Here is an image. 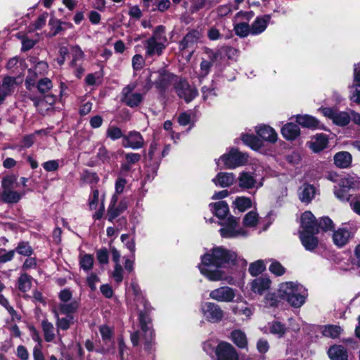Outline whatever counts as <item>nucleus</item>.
Masks as SVG:
<instances>
[{
    "label": "nucleus",
    "mask_w": 360,
    "mask_h": 360,
    "mask_svg": "<svg viewBox=\"0 0 360 360\" xmlns=\"http://www.w3.org/2000/svg\"><path fill=\"white\" fill-rule=\"evenodd\" d=\"M236 257V252L216 247L201 257L198 268L200 273L211 281H227L223 269L234 264Z\"/></svg>",
    "instance_id": "1"
},
{
    "label": "nucleus",
    "mask_w": 360,
    "mask_h": 360,
    "mask_svg": "<svg viewBox=\"0 0 360 360\" xmlns=\"http://www.w3.org/2000/svg\"><path fill=\"white\" fill-rule=\"evenodd\" d=\"M279 296L294 307H300L307 295L306 289L301 285L293 282L282 283L278 289Z\"/></svg>",
    "instance_id": "2"
},
{
    "label": "nucleus",
    "mask_w": 360,
    "mask_h": 360,
    "mask_svg": "<svg viewBox=\"0 0 360 360\" xmlns=\"http://www.w3.org/2000/svg\"><path fill=\"white\" fill-rule=\"evenodd\" d=\"M248 160V156L239 152L237 149L232 148L228 153L223 155L217 161V165L220 167L222 164L224 168L233 169L242 165Z\"/></svg>",
    "instance_id": "3"
},
{
    "label": "nucleus",
    "mask_w": 360,
    "mask_h": 360,
    "mask_svg": "<svg viewBox=\"0 0 360 360\" xmlns=\"http://www.w3.org/2000/svg\"><path fill=\"white\" fill-rule=\"evenodd\" d=\"M136 88V83H129L122 90L121 101L129 107H137L143 101L144 95L140 91H135Z\"/></svg>",
    "instance_id": "4"
},
{
    "label": "nucleus",
    "mask_w": 360,
    "mask_h": 360,
    "mask_svg": "<svg viewBox=\"0 0 360 360\" xmlns=\"http://www.w3.org/2000/svg\"><path fill=\"white\" fill-rule=\"evenodd\" d=\"M319 110L323 116L332 120L333 124L340 127L347 126L352 119L351 111H340L332 108H320Z\"/></svg>",
    "instance_id": "5"
},
{
    "label": "nucleus",
    "mask_w": 360,
    "mask_h": 360,
    "mask_svg": "<svg viewBox=\"0 0 360 360\" xmlns=\"http://www.w3.org/2000/svg\"><path fill=\"white\" fill-rule=\"evenodd\" d=\"M356 231V227L353 224H343L342 227L333 232L332 237L333 243L338 248L345 246L354 237Z\"/></svg>",
    "instance_id": "6"
},
{
    "label": "nucleus",
    "mask_w": 360,
    "mask_h": 360,
    "mask_svg": "<svg viewBox=\"0 0 360 360\" xmlns=\"http://www.w3.org/2000/svg\"><path fill=\"white\" fill-rule=\"evenodd\" d=\"M221 225L223 227L220 229V233L223 238H237L248 235V232L239 226L237 219L233 217H229Z\"/></svg>",
    "instance_id": "7"
},
{
    "label": "nucleus",
    "mask_w": 360,
    "mask_h": 360,
    "mask_svg": "<svg viewBox=\"0 0 360 360\" xmlns=\"http://www.w3.org/2000/svg\"><path fill=\"white\" fill-rule=\"evenodd\" d=\"M200 309L205 319L210 323H219L224 316V312L221 307L213 302L203 303Z\"/></svg>",
    "instance_id": "8"
},
{
    "label": "nucleus",
    "mask_w": 360,
    "mask_h": 360,
    "mask_svg": "<svg viewBox=\"0 0 360 360\" xmlns=\"http://www.w3.org/2000/svg\"><path fill=\"white\" fill-rule=\"evenodd\" d=\"M202 37V34L200 31L198 30H191L179 41V49L181 51H184L186 50L189 51L188 59L191 57L198 43Z\"/></svg>",
    "instance_id": "9"
},
{
    "label": "nucleus",
    "mask_w": 360,
    "mask_h": 360,
    "mask_svg": "<svg viewBox=\"0 0 360 360\" xmlns=\"http://www.w3.org/2000/svg\"><path fill=\"white\" fill-rule=\"evenodd\" d=\"M139 321L141 328L143 333V338L144 340V344L146 349H150L152 345V342L154 339V333L150 327V319L148 316L147 313L141 312L139 314Z\"/></svg>",
    "instance_id": "10"
},
{
    "label": "nucleus",
    "mask_w": 360,
    "mask_h": 360,
    "mask_svg": "<svg viewBox=\"0 0 360 360\" xmlns=\"http://www.w3.org/2000/svg\"><path fill=\"white\" fill-rule=\"evenodd\" d=\"M153 81L155 87L160 91H163L174 82L178 78L173 74L165 70L154 72Z\"/></svg>",
    "instance_id": "11"
},
{
    "label": "nucleus",
    "mask_w": 360,
    "mask_h": 360,
    "mask_svg": "<svg viewBox=\"0 0 360 360\" xmlns=\"http://www.w3.org/2000/svg\"><path fill=\"white\" fill-rule=\"evenodd\" d=\"M174 89L179 98L188 103L191 101L197 95L198 91L195 88H192L185 79H177L174 82Z\"/></svg>",
    "instance_id": "12"
},
{
    "label": "nucleus",
    "mask_w": 360,
    "mask_h": 360,
    "mask_svg": "<svg viewBox=\"0 0 360 360\" xmlns=\"http://www.w3.org/2000/svg\"><path fill=\"white\" fill-rule=\"evenodd\" d=\"M235 296V290L228 286L218 288L210 292L211 299L221 302H231L233 301Z\"/></svg>",
    "instance_id": "13"
},
{
    "label": "nucleus",
    "mask_w": 360,
    "mask_h": 360,
    "mask_svg": "<svg viewBox=\"0 0 360 360\" xmlns=\"http://www.w3.org/2000/svg\"><path fill=\"white\" fill-rule=\"evenodd\" d=\"M218 360H238V356L234 347L229 343L221 342L216 349Z\"/></svg>",
    "instance_id": "14"
},
{
    "label": "nucleus",
    "mask_w": 360,
    "mask_h": 360,
    "mask_svg": "<svg viewBox=\"0 0 360 360\" xmlns=\"http://www.w3.org/2000/svg\"><path fill=\"white\" fill-rule=\"evenodd\" d=\"M122 146L130 148L134 150L141 148L144 145V140L142 135L138 131H130L127 135L123 136Z\"/></svg>",
    "instance_id": "15"
},
{
    "label": "nucleus",
    "mask_w": 360,
    "mask_h": 360,
    "mask_svg": "<svg viewBox=\"0 0 360 360\" xmlns=\"http://www.w3.org/2000/svg\"><path fill=\"white\" fill-rule=\"evenodd\" d=\"M300 232H319L318 222L314 214L309 212H304L301 217Z\"/></svg>",
    "instance_id": "16"
},
{
    "label": "nucleus",
    "mask_w": 360,
    "mask_h": 360,
    "mask_svg": "<svg viewBox=\"0 0 360 360\" xmlns=\"http://www.w3.org/2000/svg\"><path fill=\"white\" fill-rule=\"evenodd\" d=\"M37 110L41 114H45L49 110L56 102V98L52 94H48L42 98H32Z\"/></svg>",
    "instance_id": "17"
},
{
    "label": "nucleus",
    "mask_w": 360,
    "mask_h": 360,
    "mask_svg": "<svg viewBox=\"0 0 360 360\" xmlns=\"http://www.w3.org/2000/svg\"><path fill=\"white\" fill-rule=\"evenodd\" d=\"M117 201V196L116 195H113L108 210V219L110 221H112L117 217H118L127 208V203L124 200L120 201L119 205L115 207Z\"/></svg>",
    "instance_id": "18"
},
{
    "label": "nucleus",
    "mask_w": 360,
    "mask_h": 360,
    "mask_svg": "<svg viewBox=\"0 0 360 360\" xmlns=\"http://www.w3.org/2000/svg\"><path fill=\"white\" fill-rule=\"evenodd\" d=\"M153 75V72H150L149 70L145 71L136 82L132 83H136L137 87L139 86V91L145 95L154 84Z\"/></svg>",
    "instance_id": "19"
},
{
    "label": "nucleus",
    "mask_w": 360,
    "mask_h": 360,
    "mask_svg": "<svg viewBox=\"0 0 360 360\" xmlns=\"http://www.w3.org/2000/svg\"><path fill=\"white\" fill-rule=\"evenodd\" d=\"M143 45L146 57L160 56L167 47L162 43L149 39L144 41Z\"/></svg>",
    "instance_id": "20"
},
{
    "label": "nucleus",
    "mask_w": 360,
    "mask_h": 360,
    "mask_svg": "<svg viewBox=\"0 0 360 360\" xmlns=\"http://www.w3.org/2000/svg\"><path fill=\"white\" fill-rule=\"evenodd\" d=\"M319 232H300V238L302 244L307 250L312 251L318 245V239L314 234Z\"/></svg>",
    "instance_id": "21"
},
{
    "label": "nucleus",
    "mask_w": 360,
    "mask_h": 360,
    "mask_svg": "<svg viewBox=\"0 0 360 360\" xmlns=\"http://www.w3.org/2000/svg\"><path fill=\"white\" fill-rule=\"evenodd\" d=\"M235 179V175L231 172H219L212 179V181L216 186L225 188L231 186L234 183Z\"/></svg>",
    "instance_id": "22"
},
{
    "label": "nucleus",
    "mask_w": 360,
    "mask_h": 360,
    "mask_svg": "<svg viewBox=\"0 0 360 360\" xmlns=\"http://www.w3.org/2000/svg\"><path fill=\"white\" fill-rule=\"evenodd\" d=\"M271 281L266 277H259L254 279L250 283V288L255 293L262 295L270 287Z\"/></svg>",
    "instance_id": "23"
},
{
    "label": "nucleus",
    "mask_w": 360,
    "mask_h": 360,
    "mask_svg": "<svg viewBox=\"0 0 360 360\" xmlns=\"http://www.w3.org/2000/svg\"><path fill=\"white\" fill-rule=\"evenodd\" d=\"M16 86V79L13 77L6 76L4 78L2 84L0 85V93L6 99L8 96L13 92Z\"/></svg>",
    "instance_id": "24"
},
{
    "label": "nucleus",
    "mask_w": 360,
    "mask_h": 360,
    "mask_svg": "<svg viewBox=\"0 0 360 360\" xmlns=\"http://www.w3.org/2000/svg\"><path fill=\"white\" fill-rule=\"evenodd\" d=\"M257 135L262 139L274 143L277 140V134L273 128L266 125L259 126L256 128Z\"/></svg>",
    "instance_id": "25"
},
{
    "label": "nucleus",
    "mask_w": 360,
    "mask_h": 360,
    "mask_svg": "<svg viewBox=\"0 0 360 360\" xmlns=\"http://www.w3.org/2000/svg\"><path fill=\"white\" fill-rule=\"evenodd\" d=\"M328 143V136L323 134H316L309 143V148L315 153L326 148Z\"/></svg>",
    "instance_id": "26"
},
{
    "label": "nucleus",
    "mask_w": 360,
    "mask_h": 360,
    "mask_svg": "<svg viewBox=\"0 0 360 360\" xmlns=\"http://www.w3.org/2000/svg\"><path fill=\"white\" fill-rule=\"evenodd\" d=\"M334 164L339 168H348L352 161V155L347 151H341L334 155Z\"/></svg>",
    "instance_id": "27"
},
{
    "label": "nucleus",
    "mask_w": 360,
    "mask_h": 360,
    "mask_svg": "<svg viewBox=\"0 0 360 360\" xmlns=\"http://www.w3.org/2000/svg\"><path fill=\"white\" fill-rule=\"evenodd\" d=\"M328 354L331 360H348V354L347 349L342 345L331 346Z\"/></svg>",
    "instance_id": "28"
},
{
    "label": "nucleus",
    "mask_w": 360,
    "mask_h": 360,
    "mask_svg": "<svg viewBox=\"0 0 360 360\" xmlns=\"http://www.w3.org/2000/svg\"><path fill=\"white\" fill-rule=\"evenodd\" d=\"M49 25L50 27L52 36H56L60 34L62 31L72 27V24L62 22L53 16L49 20Z\"/></svg>",
    "instance_id": "29"
},
{
    "label": "nucleus",
    "mask_w": 360,
    "mask_h": 360,
    "mask_svg": "<svg viewBox=\"0 0 360 360\" xmlns=\"http://www.w3.org/2000/svg\"><path fill=\"white\" fill-rule=\"evenodd\" d=\"M53 313L55 315V317L56 318V326L58 328V330H68L71 325L74 324L75 322V318L74 315H65V317L60 318L59 312L56 310H53Z\"/></svg>",
    "instance_id": "30"
},
{
    "label": "nucleus",
    "mask_w": 360,
    "mask_h": 360,
    "mask_svg": "<svg viewBox=\"0 0 360 360\" xmlns=\"http://www.w3.org/2000/svg\"><path fill=\"white\" fill-rule=\"evenodd\" d=\"M269 19V15L257 17L251 25V34L256 35L263 32L267 27Z\"/></svg>",
    "instance_id": "31"
},
{
    "label": "nucleus",
    "mask_w": 360,
    "mask_h": 360,
    "mask_svg": "<svg viewBox=\"0 0 360 360\" xmlns=\"http://www.w3.org/2000/svg\"><path fill=\"white\" fill-rule=\"evenodd\" d=\"M239 186L242 188L250 189L256 186V179L250 172H241L238 176Z\"/></svg>",
    "instance_id": "32"
},
{
    "label": "nucleus",
    "mask_w": 360,
    "mask_h": 360,
    "mask_svg": "<svg viewBox=\"0 0 360 360\" xmlns=\"http://www.w3.org/2000/svg\"><path fill=\"white\" fill-rule=\"evenodd\" d=\"M320 330L324 337L332 339L338 338L343 330L340 326L332 324L322 326Z\"/></svg>",
    "instance_id": "33"
},
{
    "label": "nucleus",
    "mask_w": 360,
    "mask_h": 360,
    "mask_svg": "<svg viewBox=\"0 0 360 360\" xmlns=\"http://www.w3.org/2000/svg\"><path fill=\"white\" fill-rule=\"evenodd\" d=\"M300 127L293 123H288L281 129V134L287 140H294L300 135Z\"/></svg>",
    "instance_id": "34"
},
{
    "label": "nucleus",
    "mask_w": 360,
    "mask_h": 360,
    "mask_svg": "<svg viewBox=\"0 0 360 360\" xmlns=\"http://www.w3.org/2000/svg\"><path fill=\"white\" fill-rule=\"evenodd\" d=\"M79 308V302L76 300L70 302L60 303L56 309L59 314L63 315H73Z\"/></svg>",
    "instance_id": "35"
},
{
    "label": "nucleus",
    "mask_w": 360,
    "mask_h": 360,
    "mask_svg": "<svg viewBox=\"0 0 360 360\" xmlns=\"http://www.w3.org/2000/svg\"><path fill=\"white\" fill-rule=\"evenodd\" d=\"M338 185L348 191L358 188L360 187V179L356 176H347L340 181Z\"/></svg>",
    "instance_id": "36"
},
{
    "label": "nucleus",
    "mask_w": 360,
    "mask_h": 360,
    "mask_svg": "<svg viewBox=\"0 0 360 360\" xmlns=\"http://www.w3.org/2000/svg\"><path fill=\"white\" fill-rule=\"evenodd\" d=\"M212 212L220 219H223L229 212V206L225 201H219L210 205Z\"/></svg>",
    "instance_id": "37"
},
{
    "label": "nucleus",
    "mask_w": 360,
    "mask_h": 360,
    "mask_svg": "<svg viewBox=\"0 0 360 360\" xmlns=\"http://www.w3.org/2000/svg\"><path fill=\"white\" fill-rule=\"evenodd\" d=\"M296 122L301 126L307 128H319V122L315 117L308 115H300L296 116Z\"/></svg>",
    "instance_id": "38"
},
{
    "label": "nucleus",
    "mask_w": 360,
    "mask_h": 360,
    "mask_svg": "<svg viewBox=\"0 0 360 360\" xmlns=\"http://www.w3.org/2000/svg\"><path fill=\"white\" fill-rule=\"evenodd\" d=\"M149 39L155 41L162 43L165 46H167L169 42L166 36L165 27L162 25H159L155 28L153 34Z\"/></svg>",
    "instance_id": "39"
},
{
    "label": "nucleus",
    "mask_w": 360,
    "mask_h": 360,
    "mask_svg": "<svg viewBox=\"0 0 360 360\" xmlns=\"http://www.w3.org/2000/svg\"><path fill=\"white\" fill-rule=\"evenodd\" d=\"M315 195V188L313 186L305 184L301 188L299 193L302 202H309Z\"/></svg>",
    "instance_id": "40"
},
{
    "label": "nucleus",
    "mask_w": 360,
    "mask_h": 360,
    "mask_svg": "<svg viewBox=\"0 0 360 360\" xmlns=\"http://www.w3.org/2000/svg\"><path fill=\"white\" fill-rule=\"evenodd\" d=\"M41 328L44 335V339L49 342L55 338V329L53 323L44 319L41 321Z\"/></svg>",
    "instance_id": "41"
},
{
    "label": "nucleus",
    "mask_w": 360,
    "mask_h": 360,
    "mask_svg": "<svg viewBox=\"0 0 360 360\" xmlns=\"http://www.w3.org/2000/svg\"><path fill=\"white\" fill-rule=\"evenodd\" d=\"M18 288L21 292L29 291L32 287V278L26 273H22L18 278Z\"/></svg>",
    "instance_id": "42"
},
{
    "label": "nucleus",
    "mask_w": 360,
    "mask_h": 360,
    "mask_svg": "<svg viewBox=\"0 0 360 360\" xmlns=\"http://www.w3.org/2000/svg\"><path fill=\"white\" fill-rule=\"evenodd\" d=\"M231 338L233 342L240 348H245L247 346L248 342L246 336L243 332L239 330H236L231 333Z\"/></svg>",
    "instance_id": "43"
},
{
    "label": "nucleus",
    "mask_w": 360,
    "mask_h": 360,
    "mask_svg": "<svg viewBox=\"0 0 360 360\" xmlns=\"http://www.w3.org/2000/svg\"><path fill=\"white\" fill-rule=\"evenodd\" d=\"M1 197L5 202L15 203L20 200L21 195L17 191L6 189L4 190Z\"/></svg>",
    "instance_id": "44"
},
{
    "label": "nucleus",
    "mask_w": 360,
    "mask_h": 360,
    "mask_svg": "<svg viewBox=\"0 0 360 360\" xmlns=\"http://www.w3.org/2000/svg\"><path fill=\"white\" fill-rule=\"evenodd\" d=\"M210 58H211V60L212 61H208V60H202L201 63H200V76L201 77H204L205 76H207L209 72H210V70L212 66V62L215 60H217V53H212V56H210Z\"/></svg>",
    "instance_id": "45"
},
{
    "label": "nucleus",
    "mask_w": 360,
    "mask_h": 360,
    "mask_svg": "<svg viewBox=\"0 0 360 360\" xmlns=\"http://www.w3.org/2000/svg\"><path fill=\"white\" fill-rule=\"evenodd\" d=\"M242 141L253 150H258L262 146L261 141L253 135L244 134L242 136Z\"/></svg>",
    "instance_id": "46"
},
{
    "label": "nucleus",
    "mask_w": 360,
    "mask_h": 360,
    "mask_svg": "<svg viewBox=\"0 0 360 360\" xmlns=\"http://www.w3.org/2000/svg\"><path fill=\"white\" fill-rule=\"evenodd\" d=\"M269 329L271 333L282 337L286 332V328L280 322L274 321L269 323Z\"/></svg>",
    "instance_id": "47"
},
{
    "label": "nucleus",
    "mask_w": 360,
    "mask_h": 360,
    "mask_svg": "<svg viewBox=\"0 0 360 360\" xmlns=\"http://www.w3.org/2000/svg\"><path fill=\"white\" fill-rule=\"evenodd\" d=\"M236 208L240 212H244L252 206L251 200L247 197H238L233 202Z\"/></svg>",
    "instance_id": "48"
},
{
    "label": "nucleus",
    "mask_w": 360,
    "mask_h": 360,
    "mask_svg": "<svg viewBox=\"0 0 360 360\" xmlns=\"http://www.w3.org/2000/svg\"><path fill=\"white\" fill-rule=\"evenodd\" d=\"M52 87V81L47 77L40 79L37 84V88L41 94L48 93Z\"/></svg>",
    "instance_id": "49"
},
{
    "label": "nucleus",
    "mask_w": 360,
    "mask_h": 360,
    "mask_svg": "<svg viewBox=\"0 0 360 360\" xmlns=\"http://www.w3.org/2000/svg\"><path fill=\"white\" fill-rule=\"evenodd\" d=\"M94 257L91 255L85 254L79 257V265L84 271H89L93 267Z\"/></svg>",
    "instance_id": "50"
},
{
    "label": "nucleus",
    "mask_w": 360,
    "mask_h": 360,
    "mask_svg": "<svg viewBox=\"0 0 360 360\" xmlns=\"http://www.w3.org/2000/svg\"><path fill=\"white\" fill-rule=\"evenodd\" d=\"M265 270L263 260H257L250 264L249 272L252 276H257Z\"/></svg>",
    "instance_id": "51"
},
{
    "label": "nucleus",
    "mask_w": 360,
    "mask_h": 360,
    "mask_svg": "<svg viewBox=\"0 0 360 360\" xmlns=\"http://www.w3.org/2000/svg\"><path fill=\"white\" fill-rule=\"evenodd\" d=\"M236 34L240 37H245L251 34V27L246 22H240L234 26Z\"/></svg>",
    "instance_id": "52"
},
{
    "label": "nucleus",
    "mask_w": 360,
    "mask_h": 360,
    "mask_svg": "<svg viewBox=\"0 0 360 360\" xmlns=\"http://www.w3.org/2000/svg\"><path fill=\"white\" fill-rule=\"evenodd\" d=\"M14 250L15 252L26 257H30L33 253V250L29 243L23 241L20 242Z\"/></svg>",
    "instance_id": "53"
},
{
    "label": "nucleus",
    "mask_w": 360,
    "mask_h": 360,
    "mask_svg": "<svg viewBox=\"0 0 360 360\" xmlns=\"http://www.w3.org/2000/svg\"><path fill=\"white\" fill-rule=\"evenodd\" d=\"M258 222V214L254 211H250L245 214L243 219V224L246 227H255Z\"/></svg>",
    "instance_id": "54"
},
{
    "label": "nucleus",
    "mask_w": 360,
    "mask_h": 360,
    "mask_svg": "<svg viewBox=\"0 0 360 360\" xmlns=\"http://www.w3.org/2000/svg\"><path fill=\"white\" fill-rule=\"evenodd\" d=\"M106 136L111 140H117L120 138L123 139L125 135L123 134L121 129L117 127L112 126L108 128L106 131Z\"/></svg>",
    "instance_id": "55"
},
{
    "label": "nucleus",
    "mask_w": 360,
    "mask_h": 360,
    "mask_svg": "<svg viewBox=\"0 0 360 360\" xmlns=\"http://www.w3.org/2000/svg\"><path fill=\"white\" fill-rule=\"evenodd\" d=\"M202 98L205 101H212L216 96L217 93L214 88L211 84L209 86H203L202 88Z\"/></svg>",
    "instance_id": "56"
},
{
    "label": "nucleus",
    "mask_w": 360,
    "mask_h": 360,
    "mask_svg": "<svg viewBox=\"0 0 360 360\" xmlns=\"http://www.w3.org/2000/svg\"><path fill=\"white\" fill-rule=\"evenodd\" d=\"M319 231L322 230L323 231H330L334 228L333 221L328 217H322L318 223Z\"/></svg>",
    "instance_id": "57"
},
{
    "label": "nucleus",
    "mask_w": 360,
    "mask_h": 360,
    "mask_svg": "<svg viewBox=\"0 0 360 360\" xmlns=\"http://www.w3.org/2000/svg\"><path fill=\"white\" fill-rule=\"evenodd\" d=\"M98 158L103 162H108L113 157H115L114 153L109 152L105 146H101L97 153Z\"/></svg>",
    "instance_id": "58"
},
{
    "label": "nucleus",
    "mask_w": 360,
    "mask_h": 360,
    "mask_svg": "<svg viewBox=\"0 0 360 360\" xmlns=\"http://www.w3.org/2000/svg\"><path fill=\"white\" fill-rule=\"evenodd\" d=\"M334 193L335 196L342 201H348L349 200L350 195L349 194V191L346 189L345 190L339 185L338 186H335Z\"/></svg>",
    "instance_id": "59"
},
{
    "label": "nucleus",
    "mask_w": 360,
    "mask_h": 360,
    "mask_svg": "<svg viewBox=\"0 0 360 360\" xmlns=\"http://www.w3.org/2000/svg\"><path fill=\"white\" fill-rule=\"evenodd\" d=\"M269 269L272 274L277 276H282L285 272V268L277 261H273Z\"/></svg>",
    "instance_id": "60"
},
{
    "label": "nucleus",
    "mask_w": 360,
    "mask_h": 360,
    "mask_svg": "<svg viewBox=\"0 0 360 360\" xmlns=\"http://www.w3.org/2000/svg\"><path fill=\"white\" fill-rule=\"evenodd\" d=\"M37 75L38 74H34V72L32 70H28V75L25 79L26 88L28 90H32V89L35 86V79L37 77Z\"/></svg>",
    "instance_id": "61"
},
{
    "label": "nucleus",
    "mask_w": 360,
    "mask_h": 360,
    "mask_svg": "<svg viewBox=\"0 0 360 360\" xmlns=\"http://www.w3.org/2000/svg\"><path fill=\"white\" fill-rule=\"evenodd\" d=\"M123 273H124V270H123V268L121 266V264H115V268L112 271V276L113 278L115 279V281L117 283H120L122 281Z\"/></svg>",
    "instance_id": "62"
},
{
    "label": "nucleus",
    "mask_w": 360,
    "mask_h": 360,
    "mask_svg": "<svg viewBox=\"0 0 360 360\" xmlns=\"http://www.w3.org/2000/svg\"><path fill=\"white\" fill-rule=\"evenodd\" d=\"M72 60L71 61V66H73L77 61L83 59L84 53L79 46H73L72 48Z\"/></svg>",
    "instance_id": "63"
},
{
    "label": "nucleus",
    "mask_w": 360,
    "mask_h": 360,
    "mask_svg": "<svg viewBox=\"0 0 360 360\" xmlns=\"http://www.w3.org/2000/svg\"><path fill=\"white\" fill-rule=\"evenodd\" d=\"M352 87L354 88V90L351 95L350 99L353 102L360 103V82H354Z\"/></svg>",
    "instance_id": "64"
}]
</instances>
